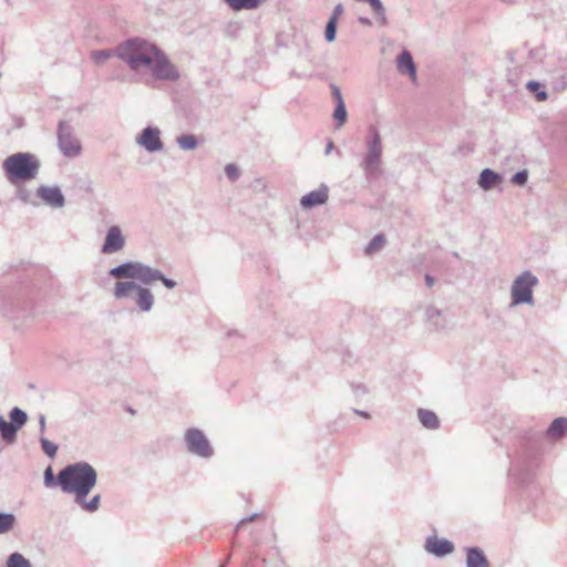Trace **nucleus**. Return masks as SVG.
Listing matches in <instances>:
<instances>
[{"label": "nucleus", "instance_id": "obj_14", "mask_svg": "<svg viewBox=\"0 0 567 567\" xmlns=\"http://www.w3.org/2000/svg\"><path fill=\"white\" fill-rule=\"evenodd\" d=\"M467 567H489L483 551L476 548H471L466 557Z\"/></svg>", "mask_w": 567, "mask_h": 567}, {"label": "nucleus", "instance_id": "obj_5", "mask_svg": "<svg viewBox=\"0 0 567 567\" xmlns=\"http://www.w3.org/2000/svg\"><path fill=\"white\" fill-rule=\"evenodd\" d=\"M537 282V278L529 271H524L518 276L512 286V305L532 303L533 288Z\"/></svg>", "mask_w": 567, "mask_h": 567}, {"label": "nucleus", "instance_id": "obj_11", "mask_svg": "<svg viewBox=\"0 0 567 567\" xmlns=\"http://www.w3.org/2000/svg\"><path fill=\"white\" fill-rule=\"evenodd\" d=\"M425 548L429 553L437 556H443L453 551L454 546L446 539H440L437 537H430L426 540Z\"/></svg>", "mask_w": 567, "mask_h": 567}, {"label": "nucleus", "instance_id": "obj_30", "mask_svg": "<svg viewBox=\"0 0 567 567\" xmlns=\"http://www.w3.org/2000/svg\"><path fill=\"white\" fill-rule=\"evenodd\" d=\"M41 444H42V450L44 451V453L48 456H50V457H54L55 456L56 451H58V446L53 442H51V441H49L47 439H42L41 440Z\"/></svg>", "mask_w": 567, "mask_h": 567}, {"label": "nucleus", "instance_id": "obj_37", "mask_svg": "<svg viewBox=\"0 0 567 567\" xmlns=\"http://www.w3.org/2000/svg\"><path fill=\"white\" fill-rule=\"evenodd\" d=\"M157 280H161L165 287L172 289L176 286L175 281H173L172 279H168V278H165L164 276H162V274L159 272V277L156 278V281Z\"/></svg>", "mask_w": 567, "mask_h": 567}, {"label": "nucleus", "instance_id": "obj_27", "mask_svg": "<svg viewBox=\"0 0 567 567\" xmlns=\"http://www.w3.org/2000/svg\"><path fill=\"white\" fill-rule=\"evenodd\" d=\"M113 55L110 50H96L91 53V59L96 63L101 64L109 60Z\"/></svg>", "mask_w": 567, "mask_h": 567}, {"label": "nucleus", "instance_id": "obj_2", "mask_svg": "<svg viewBox=\"0 0 567 567\" xmlns=\"http://www.w3.org/2000/svg\"><path fill=\"white\" fill-rule=\"evenodd\" d=\"M96 472L87 463L68 465L58 475V484L62 491L75 496V502L83 509L94 512L100 505V495H95L90 502L85 497L96 484Z\"/></svg>", "mask_w": 567, "mask_h": 567}, {"label": "nucleus", "instance_id": "obj_21", "mask_svg": "<svg viewBox=\"0 0 567 567\" xmlns=\"http://www.w3.org/2000/svg\"><path fill=\"white\" fill-rule=\"evenodd\" d=\"M0 432L6 441L12 442L16 437L17 426L0 416Z\"/></svg>", "mask_w": 567, "mask_h": 567}, {"label": "nucleus", "instance_id": "obj_18", "mask_svg": "<svg viewBox=\"0 0 567 567\" xmlns=\"http://www.w3.org/2000/svg\"><path fill=\"white\" fill-rule=\"evenodd\" d=\"M234 10H252L262 4L266 0H225Z\"/></svg>", "mask_w": 567, "mask_h": 567}, {"label": "nucleus", "instance_id": "obj_7", "mask_svg": "<svg viewBox=\"0 0 567 567\" xmlns=\"http://www.w3.org/2000/svg\"><path fill=\"white\" fill-rule=\"evenodd\" d=\"M137 143L148 152H156L163 148L161 132L156 127H147L137 138Z\"/></svg>", "mask_w": 567, "mask_h": 567}, {"label": "nucleus", "instance_id": "obj_10", "mask_svg": "<svg viewBox=\"0 0 567 567\" xmlns=\"http://www.w3.org/2000/svg\"><path fill=\"white\" fill-rule=\"evenodd\" d=\"M328 199V188L326 186H321L316 190L310 192L309 194L305 195L300 204L305 208H311L313 206L322 205Z\"/></svg>", "mask_w": 567, "mask_h": 567}, {"label": "nucleus", "instance_id": "obj_33", "mask_svg": "<svg viewBox=\"0 0 567 567\" xmlns=\"http://www.w3.org/2000/svg\"><path fill=\"white\" fill-rule=\"evenodd\" d=\"M225 173L230 181H236L239 176V171H238L237 166L234 164L226 165Z\"/></svg>", "mask_w": 567, "mask_h": 567}, {"label": "nucleus", "instance_id": "obj_39", "mask_svg": "<svg viewBox=\"0 0 567 567\" xmlns=\"http://www.w3.org/2000/svg\"><path fill=\"white\" fill-rule=\"evenodd\" d=\"M425 281L429 287H432L434 284V279L430 275L425 276Z\"/></svg>", "mask_w": 567, "mask_h": 567}, {"label": "nucleus", "instance_id": "obj_25", "mask_svg": "<svg viewBox=\"0 0 567 567\" xmlns=\"http://www.w3.org/2000/svg\"><path fill=\"white\" fill-rule=\"evenodd\" d=\"M177 143L183 150H194L197 146L194 135H182L177 138Z\"/></svg>", "mask_w": 567, "mask_h": 567}, {"label": "nucleus", "instance_id": "obj_15", "mask_svg": "<svg viewBox=\"0 0 567 567\" xmlns=\"http://www.w3.org/2000/svg\"><path fill=\"white\" fill-rule=\"evenodd\" d=\"M567 432V419L565 417H558L554 420V422L550 424L549 429L547 430V435L550 439H560L565 433Z\"/></svg>", "mask_w": 567, "mask_h": 567}, {"label": "nucleus", "instance_id": "obj_23", "mask_svg": "<svg viewBox=\"0 0 567 567\" xmlns=\"http://www.w3.org/2000/svg\"><path fill=\"white\" fill-rule=\"evenodd\" d=\"M7 567H31V564L21 554L14 553L9 557Z\"/></svg>", "mask_w": 567, "mask_h": 567}, {"label": "nucleus", "instance_id": "obj_8", "mask_svg": "<svg viewBox=\"0 0 567 567\" xmlns=\"http://www.w3.org/2000/svg\"><path fill=\"white\" fill-rule=\"evenodd\" d=\"M124 237L121 229L117 226H113L109 229L105 243L102 247L104 254H112L118 251L124 246Z\"/></svg>", "mask_w": 567, "mask_h": 567}, {"label": "nucleus", "instance_id": "obj_38", "mask_svg": "<svg viewBox=\"0 0 567 567\" xmlns=\"http://www.w3.org/2000/svg\"><path fill=\"white\" fill-rule=\"evenodd\" d=\"M343 11V8L341 4H338L336 8H334V11H333V14L332 17H336V21L338 20L339 16L342 13Z\"/></svg>", "mask_w": 567, "mask_h": 567}, {"label": "nucleus", "instance_id": "obj_29", "mask_svg": "<svg viewBox=\"0 0 567 567\" xmlns=\"http://www.w3.org/2000/svg\"><path fill=\"white\" fill-rule=\"evenodd\" d=\"M333 117L338 121V127L342 126L347 121V111L344 104L337 105Z\"/></svg>", "mask_w": 567, "mask_h": 567}, {"label": "nucleus", "instance_id": "obj_9", "mask_svg": "<svg viewBox=\"0 0 567 567\" xmlns=\"http://www.w3.org/2000/svg\"><path fill=\"white\" fill-rule=\"evenodd\" d=\"M59 144L61 151L66 156H75L81 151V145L76 138H74L71 134L64 133L63 128L59 130Z\"/></svg>", "mask_w": 567, "mask_h": 567}, {"label": "nucleus", "instance_id": "obj_12", "mask_svg": "<svg viewBox=\"0 0 567 567\" xmlns=\"http://www.w3.org/2000/svg\"><path fill=\"white\" fill-rule=\"evenodd\" d=\"M38 195L49 205L53 207H61L64 203L63 195L56 187H41L38 189Z\"/></svg>", "mask_w": 567, "mask_h": 567}, {"label": "nucleus", "instance_id": "obj_1", "mask_svg": "<svg viewBox=\"0 0 567 567\" xmlns=\"http://www.w3.org/2000/svg\"><path fill=\"white\" fill-rule=\"evenodd\" d=\"M116 54L135 72H148L156 79L175 80L176 68L153 43L132 39L117 47Z\"/></svg>", "mask_w": 567, "mask_h": 567}, {"label": "nucleus", "instance_id": "obj_17", "mask_svg": "<svg viewBox=\"0 0 567 567\" xmlns=\"http://www.w3.org/2000/svg\"><path fill=\"white\" fill-rule=\"evenodd\" d=\"M137 290V285L133 281H118L114 287V296L117 299L128 297Z\"/></svg>", "mask_w": 567, "mask_h": 567}, {"label": "nucleus", "instance_id": "obj_20", "mask_svg": "<svg viewBox=\"0 0 567 567\" xmlns=\"http://www.w3.org/2000/svg\"><path fill=\"white\" fill-rule=\"evenodd\" d=\"M499 176L491 169H484L480 177V185L484 189H489L497 184Z\"/></svg>", "mask_w": 567, "mask_h": 567}, {"label": "nucleus", "instance_id": "obj_19", "mask_svg": "<svg viewBox=\"0 0 567 567\" xmlns=\"http://www.w3.org/2000/svg\"><path fill=\"white\" fill-rule=\"evenodd\" d=\"M419 419L429 429H436L439 426V419L432 411L420 409Z\"/></svg>", "mask_w": 567, "mask_h": 567}, {"label": "nucleus", "instance_id": "obj_32", "mask_svg": "<svg viewBox=\"0 0 567 567\" xmlns=\"http://www.w3.org/2000/svg\"><path fill=\"white\" fill-rule=\"evenodd\" d=\"M527 87L529 89V91H532V92H536V99H537V101H540V102H542V101H545V100L547 99V94H546V92H544V91H538L539 84H538L537 82H534V81L529 82V83L527 84Z\"/></svg>", "mask_w": 567, "mask_h": 567}, {"label": "nucleus", "instance_id": "obj_13", "mask_svg": "<svg viewBox=\"0 0 567 567\" xmlns=\"http://www.w3.org/2000/svg\"><path fill=\"white\" fill-rule=\"evenodd\" d=\"M396 66L400 73L409 74L412 81L416 80V70L411 54L408 51H403L398 60Z\"/></svg>", "mask_w": 567, "mask_h": 567}, {"label": "nucleus", "instance_id": "obj_6", "mask_svg": "<svg viewBox=\"0 0 567 567\" xmlns=\"http://www.w3.org/2000/svg\"><path fill=\"white\" fill-rule=\"evenodd\" d=\"M185 439L188 450L193 453H196L200 456H209L212 454L209 443L200 431L195 429L188 430Z\"/></svg>", "mask_w": 567, "mask_h": 567}, {"label": "nucleus", "instance_id": "obj_35", "mask_svg": "<svg viewBox=\"0 0 567 567\" xmlns=\"http://www.w3.org/2000/svg\"><path fill=\"white\" fill-rule=\"evenodd\" d=\"M55 483H58V480L55 481L54 480V476H53V471L52 468L49 466L45 472H44V484L47 486H52L54 485Z\"/></svg>", "mask_w": 567, "mask_h": 567}, {"label": "nucleus", "instance_id": "obj_3", "mask_svg": "<svg viewBox=\"0 0 567 567\" xmlns=\"http://www.w3.org/2000/svg\"><path fill=\"white\" fill-rule=\"evenodd\" d=\"M2 167L8 181L19 185L37 177L40 162L31 153H16L4 159Z\"/></svg>", "mask_w": 567, "mask_h": 567}, {"label": "nucleus", "instance_id": "obj_28", "mask_svg": "<svg viewBox=\"0 0 567 567\" xmlns=\"http://www.w3.org/2000/svg\"><path fill=\"white\" fill-rule=\"evenodd\" d=\"M385 243V239L382 235H378L375 236L371 243L369 244V246L367 247L365 251L368 255H371L373 252H375L377 250H379Z\"/></svg>", "mask_w": 567, "mask_h": 567}, {"label": "nucleus", "instance_id": "obj_22", "mask_svg": "<svg viewBox=\"0 0 567 567\" xmlns=\"http://www.w3.org/2000/svg\"><path fill=\"white\" fill-rule=\"evenodd\" d=\"M16 524V517L9 513H0V534L10 532Z\"/></svg>", "mask_w": 567, "mask_h": 567}, {"label": "nucleus", "instance_id": "obj_24", "mask_svg": "<svg viewBox=\"0 0 567 567\" xmlns=\"http://www.w3.org/2000/svg\"><path fill=\"white\" fill-rule=\"evenodd\" d=\"M381 155V141L380 136L375 134L373 142L370 145L369 150V159L372 163L373 161H378Z\"/></svg>", "mask_w": 567, "mask_h": 567}, {"label": "nucleus", "instance_id": "obj_31", "mask_svg": "<svg viewBox=\"0 0 567 567\" xmlns=\"http://www.w3.org/2000/svg\"><path fill=\"white\" fill-rule=\"evenodd\" d=\"M336 27H337L336 17H331L327 24V28H326V39L329 42L333 41L336 38Z\"/></svg>", "mask_w": 567, "mask_h": 567}, {"label": "nucleus", "instance_id": "obj_34", "mask_svg": "<svg viewBox=\"0 0 567 567\" xmlns=\"http://www.w3.org/2000/svg\"><path fill=\"white\" fill-rule=\"evenodd\" d=\"M527 181V173L525 171L516 173L512 177V182L516 185H524Z\"/></svg>", "mask_w": 567, "mask_h": 567}, {"label": "nucleus", "instance_id": "obj_36", "mask_svg": "<svg viewBox=\"0 0 567 567\" xmlns=\"http://www.w3.org/2000/svg\"><path fill=\"white\" fill-rule=\"evenodd\" d=\"M331 89H332V95L337 102V105L344 104L340 90L336 85H332Z\"/></svg>", "mask_w": 567, "mask_h": 567}, {"label": "nucleus", "instance_id": "obj_16", "mask_svg": "<svg viewBox=\"0 0 567 567\" xmlns=\"http://www.w3.org/2000/svg\"><path fill=\"white\" fill-rule=\"evenodd\" d=\"M137 299L136 303L141 310L147 311L152 308L153 305V296L148 289L141 288L137 286Z\"/></svg>", "mask_w": 567, "mask_h": 567}, {"label": "nucleus", "instance_id": "obj_26", "mask_svg": "<svg viewBox=\"0 0 567 567\" xmlns=\"http://www.w3.org/2000/svg\"><path fill=\"white\" fill-rule=\"evenodd\" d=\"M10 419L18 429L27 422V414L22 410L14 408L10 412Z\"/></svg>", "mask_w": 567, "mask_h": 567}, {"label": "nucleus", "instance_id": "obj_4", "mask_svg": "<svg viewBox=\"0 0 567 567\" xmlns=\"http://www.w3.org/2000/svg\"><path fill=\"white\" fill-rule=\"evenodd\" d=\"M110 276L116 279H137L142 284L150 285L159 277V271L140 262H126L110 270Z\"/></svg>", "mask_w": 567, "mask_h": 567}]
</instances>
